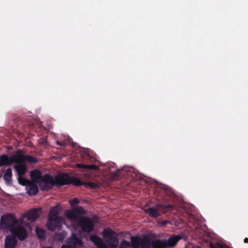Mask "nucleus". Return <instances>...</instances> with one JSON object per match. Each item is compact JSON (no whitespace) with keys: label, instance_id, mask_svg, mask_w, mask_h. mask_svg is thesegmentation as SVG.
Returning <instances> with one entry per match:
<instances>
[{"label":"nucleus","instance_id":"obj_1","mask_svg":"<svg viewBox=\"0 0 248 248\" xmlns=\"http://www.w3.org/2000/svg\"><path fill=\"white\" fill-rule=\"evenodd\" d=\"M41 210L40 208L31 209L22 215L19 219L13 217H1L0 229L5 231L10 228L12 234L18 237L19 240H24L28 235V229L31 230L30 224L25 222L24 218L27 217L28 221L33 222L39 217Z\"/></svg>","mask_w":248,"mask_h":248},{"label":"nucleus","instance_id":"obj_2","mask_svg":"<svg viewBox=\"0 0 248 248\" xmlns=\"http://www.w3.org/2000/svg\"><path fill=\"white\" fill-rule=\"evenodd\" d=\"M182 237L180 235H175L167 240H155L152 242L147 236L142 238L132 237L131 244L125 240L122 241L119 248H165L167 247H173Z\"/></svg>","mask_w":248,"mask_h":248},{"label":"nucleus","instance_id":"obj_3","mask_svg":"<svg viewBox=\"0 0 248 248\" xmlns=\"http://www.w3.org/2000/svg\"><path fill=\"white\" fill-rule=\"evenodd\" d=\"M64 216L71 221L73 228L72 232H75L76 235H78L76 232L78 227H80L84 232H90L93 230L94 224L98 221V218L95 217L92 218L85 217L79 218L78 214L76 213V211L73 209L66 210Z\"/></svg>","mask_w":248,"mask_h":248},{"label":"nucleus","instance_id":"obj_4","mask_svg":"<svg viewBox=\"0 0 248 248\" xmlns=\"http://www.w3.org/2000/svg\"><path fill=\"white\" fill-rule=\"evenodd\" d=\"M61 209L59 205L51 208L46 223V227L49 230L54 231L64 224L63 218L59 216Z\"/></svg>","mask_w":248,"mask_h":248},{"label":"nucleus","instance_id":"obj_5","mask_svg":"<svg viewBox=\"0 0 248 248\" xmlns=\"http://www.w3.org/2000/svg\"><path fill=\"white\" fill-rule=\"evenodd\" d=\"M55 181L58 185H63L73 184L76 186H80L84 184L78 179L75 177H69L67 174H60L55 177Z\"/></svg>","mask_w":248,"mask_h":248},{"label":"nucleus","instance_id":"obj_6","mask_svg":"<svg viewBox=\"0 0 248 248\" xmlns=\"http://www.w3.org/2000/svg\"><path fill=\"white\" fill-rule=\"evenodd\" d=\"M104 240L111 248H116L118 245L117 235L111 230L105 229L102 232Z\"/></svg>","mask_w":248,"mask_h":248},{"label":"nucleus","instance_id":"obj_7","mask_svg":"<svg viewBox=\"0 0 248 248\" xmlns=\"http://www.w3.org/2000/svg\"><path fill=\"white\" fill-rule=\"evenodd\" d=\"M172 208L171 206L158 204L153 208H149L145 210L146 213L152 217H156L159 216L160 213H165Z\"/></svg>","mask_w":248,"mask_h":248},{"label":"nucleus","instance_id":"obj_8","mask_svg":"<svg viewBox=\"0 0 248 248\" xmlns=\"http://www.w3.org/2000/svg\"><path fill=\"white\" fill-rule=\"evenodd\" d=\"M37 183L41 190H47L52 187L54 185V181L52 177L49 175L45 174Z\"/></svg>","mask_w":248,"mask_h":248},{"label":"nucleus","instance_id":"obj_9","mask_svg":"<svg viewBox=\"0 0 248 248\" xmlns=\"http://www.w3.org/2000/svg\"><path fill=\"white\" fill-rule=\"evenodd\" d=\"M16 163V165L14 166V169L17 172L18 177V182L21 183L22 181H24V179L22 177L27 171V166L26 162L22 161H14Z\"/></svg>","mask_w":248,"mask_h":248},{"label":"nucleus","instance_id":"obj_10","mask_svg":"<svg viewBox=\"0 0 248 248\" xmlns=\"http://www.w3.org/2000/svg\"><path fill=\"white\" fill-rule=\"evenodd\" d=\"M61 248H82V244L81 240L77 237L76 232H73L68 244L62 246Z\"/></svg>","mask_w":248,"mask_h":248},{"label":"nucleus","instance_id":"obj_11","mask_svg":"<svg viewBox=\"0 0 248 248\" xmlns=\"http://www.w3.org/2000/svg\"><path fill=\"white\" fill-rule=\"evenodd\" d=\"M22 185H27L26 189L28 194L30 195H34L38 191V188L37 183L24 180L19 183Z\"/></svg>","mask_w":248,"mask_h":248},{"label":"nucleus","instance_id":"obj_12","mask_svg":"<svg viewBox=\"0 0 248 248\" xmlns=\"http://www.w3.org/2000/svg\"><path fill=\"white\" fill-rule=\"evenodd\" d=\"M16 161V152L10 156L5 155H2L0 156V167L4 165L9 166Z\"/></svg>","mask_w":248,"mask_h":248},{"label":"nucleus","instance_id":"obj_13","mask_svg":"<svg viewBox=\"0 0 248 248\" xmlns=\"http://www.w3.org/2000/svg\"><path fill=\"white\" fill-rule=\"evenodd\" d=\"M17 161H28L30 163H35L37 162V159L31 155H26L23 154L22 150L16 152Z\"/></svg>","mask_w":248,"mask_h":248},{"label":"nucleus","instance_id":"obj_14","mask_svg":"<svg viewBox=\"0 0 248 248\" xmlns=\"http://www.w3.org/2000/svg\"><path fill=\"white\" fill-rule=\"evenodd\" d=\"M90 240L98 248H108L106 243L96 235H91L90 236Z\"/></svg>","mask_w":248,"mask_h":248},{"label":"nucleus","instance_id":"obj_15","mask_svg":"<svg viewBox=\"0 0 248 248\" xmlns=\"http://www.w3.org/2000/svg\"><path fill=\"white\" fill-rule=\"evenodd\" d=\"M16 239L14 236L6 237L5 242V248H14L16 244Z\"/></svg>","mask_w":248,"mask_h":248},{"label":"nucleus","instance_id":"obj_16","mask_svg":"<svg viewBox=\"0 0 248 248\" xmlns=\"http://www.w3.org/2000/svg\"><path fill=\"white\" fill-rule=\"evenodd\" d=\"M31 178L32 182L37 183L42 177L41 172L38 170H34L31 172Z\"/></svg>","mask_w":248,"mask_h":248},{"label":"nucleus","instance_id":"obj_17","mask_svg":"<svg viewBox=\"0 0 248 248\" xmlns=\"http://www.w3.org/2000/svg\"><path fill=\"white\" fill-rule=\"evenodd\" d=\"M3 178L5 182L10 184L12 180V171L10 168L7 169L4 174Z\"/></svg>","mask_w":248,"mask_h":248},{"label":"nucleus","instance_id":"obj_18","mask_svg":"<svg viewBox=\"0 0 248 248\" xmlns=\"http://www.w3.org/2000/svg\"><path fill=\"white\" fill-rule=\"evenodd\" d=\"M36 235L40 238H44L46 236V232L40 227H36L35 230Z\"/></svg>","mask_w":248,"mask_h":248},{"label":"nucleus","instance_id":"obj_19","mask_svg":"<svg viewBox=\"0 0 248 248\" xmlns=\"http://www.w3.org/2000/svg\"><path fill=\"white\" fill-rule=\"evenodd\" d=\"M79 201L78 199L75 198L70 201L69 203L71 206L74 207L76 206L78 203Z\"/></svg>","mask_w":248,"mask_h":248},{"label":"nucleus","instance_id":"obj_20","mask_svg":"<svg viewBox=\"0 0 248 248\" xmlns=\"http://www.w3.org/2000/svg\"><path fill=\"white\" fill-rule=\"evenodd\" d=\"M65 237V236L63 234H56L55 236V239H57L58 240H61L62 241Z\"/></svg>","mask_w":248,"mask_h":248},{"label":"nucleus","instance_id":"obj_21","mask_svg":"<svg viewBox=\"0 0 248 248\" xmlns=\"http://www.w3.org/2000/svg\"><path fill=\"white\" fill-rule=\"evenodd\" d=\"M73 210L76 211V213H84V210L81 207H78L75 208H74Z\"/></svg>","mask_w":248,"mask_h":248},{"label":"nucleus","instance_id":"obj_22","mask_svg":"<svg viewBox=\"0 0 248 248\" xmlns=\"http://www.w3.org/2000/svg\"><path fill=\"white\" fill-rule=\"evenodd\" d=\"M87 169L91 170H97V167L93 165H87Z\"/></svg>","mask_w":248,"mask_h":248},{"label":"nucleus","instance_id":"obj_23","mask_svg":"<svg viewBox=\"0 0 248 248\" xmlns=\"http://www.w3.org/2000/svg\"><path fill=\"white\" fill-rule=\"evenodd\" d=\"M85 184L87 186H89L91 187L94 188L95 187L97 186V185L95 183H86Z\"/></svg>","mask_w":248,"mask_h":248},{"label":"nucleus","instance_id":"obj_24","mask_svg":"<svg viewBox=\"0 0 248 248\" xmlns=\"http://www.w3.org/2000/svg\"><path fill=\"white\" fill-rule=\"evenodd\" d=\"M77 166L80 169H87V165L84 164H78Z\"/></svg>","mask_w":248,"mask_h":248},{"label":"nucleus","instance_id":"obj_25","mask_svg":"<svg viewBox=\"0 0 248 248\" xmlns=\"http://www.w3.org/2000/svg\"><path fill=\"white\" fill-rule=\"evenodd\" d=\"M168 223V221H164L162 223V226H164L166 223Z\"/></svg>","mask_w":248,"mask_h":248},{"label":"nucleus","instance_id":"obj_26","mask_svg":"<svg viewBox=\"0 0 248 248\" xmlns=\"http://www.w3.org/2000/svg\"><path fill=\"white\" fill-rule=\"evenodd\" d=\"M244 242H245V243H248V238H245V239H244Z\"/></svg>","mask_w":248,"mask_h":248},{"label":"nucleus","instance_id":"obj_27","mask_svg":"<svg viewBox=\"0 0 248 248\" xmlns=\"http://www.w3.org/2000/svg\"><path fill=\"white\" fill-rule=\"evenodd\" d=\"M57 143L58 144L60 145H62L61 143H60V141H57Z\"/></svg>","mask_w":248,"mask_h":248},{"label":"nucleus","instance_id":"obj_28","mask_svg":"<svg viewBox=\"0 0 248 248\" xmlns=\"http://www.w3.org/2000/svg\"><path fill=\"white\" fill-rule=\"evenodd\" d=\"M42 248H52L51 247H43Z\"/></svg>","mask_w":248,"mask_h":248}]
</instances>
